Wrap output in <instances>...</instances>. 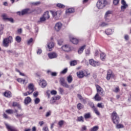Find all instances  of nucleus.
<instances>
[{"label": "nucleus", "mask_w": 131, "mask_h": 131, "mask_svg": "<svg viewBox=\"0 0 131 131\" xmlns=\"http://www.w3.org/2000/svg\"><path fill=\"white\" fill-rule=\"evenodd\" d=\"M41 3L40 2H34L33 3V5L34 6H38V5H40Z\"/></svg>", "instance_id": "56"}, {"label": "nucleus", "mask_w": 131, "mask_h": 131, "mask_svg": "<svg viewBox=\"0 0 131 131\" xmlns=\"http://www.w3.org/2000/svg\"><path fill=\"white\" fill-rule=\"evenodd\" d=\"M61 49L64 52H69L70 51V47L68 45H64L61 47Z\"/></svg>", "instance_id": "13"}, {"label": "nucleus", "mask_w": 131, "mask_h": 131, "mask_svg": "<svg viewBox=\"0 0 131 131\" xmlns=\"http://www.w3.org/2000/svg\"><path fill=\"white\" fill-rule=\"evenodd\" d=\"M24 102L26 105H28V104L31 102V98L30 97H27L25 99Z\"/></svg>", "instance_id": "18"}, {"label": "nucleus", "mask_w": 131, "mask_h": 131, "mask_svg": "<svg viewBox=\"0 0 131 131\" xmlns=\"http://www.w3.org/2000/svg\"><path fill=\"white\" fill-rule=\"evenodd\" d=\"M77 121H79L80 122H83L84 121V120H83V117H78L77 119Z\"/></svg>", "instance_id": "31"}, {"label": "nucleus", "mask_w": 131, "mask_h": 131, "mask_svg": "<svg viewBox=\"0 0 131 131\" xmlns=\"http://www.w3.org/2000/svg\"><path fill=\"white\" fill-rule=\"evenodd\" d=\"M67 71H68V69L67 68H66L61 72V74H65V73H67Z\"/></svg>", "instance_id": "49"}, {"label": "nucleus", "mask_w": 131, "mask_h": 131, "mask_svg": "<svg viewBox=\"0 0 131 131\" xmlns=\"http://www.w3.org/2000/svg\"><path fill=\"white\" fill-rule=\"evenodd\" d=\"M6 112L8 113V114H12V113H13V110H7Z\"/></svg>", "instance_id": "50"}, {"label": "nucleus", "mask_w": 131, "mask_h": 131, "mask_svg": "<svg viewBox=\"0 0 131 131\" xmlns=\"http://www.w3.org/2000/svg\"><path fill=\"white\" fill-rule=\"evenodd\" d=\"M62 26H63V25L61 23H57L55 25V30L57 32L60 31V30H61V28H62Z\"/></svg>", "instance_id": "8"}, {"label": "nucleus", "mask_w": 131, "mask_h": 131, "mask_svg": "<svg viewBox=\"0 0 131 131\" xmlns=\"http://www.w3.org/2000/svg\"><path fill=\"white\" fill-rule=\"evenodd\" d=\"M77 64V62H76V61L73 60L70 62V65L71 66H75Z\"/></svg>", "instance_id": "43"}, {"label": "nucleus", "mask_w": 131, "mask_h": 131, "mask_svg": "<svg viewBox=\"0 0 131 131\" xmlns=\"http://www.w3.org/2000/svg\"><path fill=\"white\" fill-rule=\"evenodd\" d=\"M41 53H42V51L41 50V49L38 50V51L37 52V55H40V54H41Z\"/></svg>", "instance_id": "60"}, {"label": "nucleus", "mask_w": 131, "mask_h": 131, "mask_svg": "<svg viewBox=\"0 0 131 131\" xmlns=\"http://www.w3.org/2000/svg\"><path fill=\"white\" fill-rule=\"evenodd\" d=\"M12 106L13 107H17L18 109H21V105L20 104L16 102H14L12 104Z\"/></svg>", "instance_id": "28"}, {"label": "nucleus", "mask_w": 131, "mask_h": 131, "mask_svg": "<svg viewBox=\"0 0 131 131\" xmlns=\"http://www.w3.org/2000/svg\"><path fill=\"white\" fill-rule=\"evenodd\" d=\"M12 42H13V37L9 36L3 39V46L5 48H8L9 47V43H12Z\"/></svg>", "instance_id": "2"}, {"label": "nucleus", "mask_w": 131, "mask_h": 131, "mask_svg": "<svg viewBox=\"0 0 131 131\" xmlns=\"http://www.w3.org/2000/svg\"><path fill=\"white\" fill-rule=\"evenodd\" d=\"M86 130V126H83L81 128V131Z\"/></svg>", "instance_id": "62"}, {"label": "nucleus", "mask_w": 131, "mask_h": 131, "mask_svg": "<svg viewBox=\"0 0 131 131\" xmlns=\"http://www.w3.org/2000/svg\"><path fill=\"white\" fill-rule=\"evenodd\" d=\"M56 97H52V99L50 100V104H54V103L56 102Z\"/></svg>", "instance_id": "39"}, {"label": "nucleus", "mask_w": 131, "mask_h": 131, "mask_svg": "<svg viewBox=\"0 0 131 131\" xmlns=\"http://www.w3.org/2000/svg\"><path fill=\"white\" fill-rule=\"evenodd\" d=\"M57 7H58V8H60V9H64V8H65V5L59 3L57 4Z\"/></svg>", "instance_id": "36"}, {"label": "nucleus", "mask_w": 131, "mask_h": 131, "mask_svg": "<svg viewBox=\"0 0 131 131\" xmlns=\"http://www.w3.org/2000/svg\"><path fill=\"white\" fill-rule=\"evenodd\" d=\"M83 107H84L83 105H82L81 103H78L77 105V109H78V110L83 109Z\"/></svg>", "instance_id": "33"}, {"label": "nucleus", "mask_w": 131, "mask_h": 131, "mask_svg": "<svg viewBox=\"0 0 131 131\" xmlns=\"http://www.w3.org/2000/svg\"><path fill=\"white\" fill-rule=\"evenodd\" d=\"M52 15L53 16V17H56V16H58V15H60L61 14V12L60 11H50Z\"/></svg>", "instance_id": "16"}, {"label": "nucleus", "mask_w": 131, "mask_h": 131, "mask_svg": "<svg viewBox=\"0 0 131 131\" xmlns=\"http://www.w3.org/2000/svg\"><path fill=\"white\" fill-rule=\"evenodd\" d=\"M112 14V11L108 10L107 11L105 14V18H107V17H108V16H109V15Z\"/></svg>", "instance_id": "38"}, {"label": "nucleus", "mask_w": 131, "mask_h": 131, "mask_svg": "<svg viewBox=\"0 0 131 131\" xmlns=\"http://www.w3.org/2000/svg\"><path fill=\"white\" fill-rule=\"evenodd\" d=\"M85 48V45H84V46L81 47L78 51V54H82V53L83 52V50H84Z\"/></svg>", "instance_id": "25"}, {"label": "nucleus", "mask_w": 131, "mask_h": 131, "mask_svg": "<svg viewBox=\"0 0 131 131\" xmlns=\"http://www.w3.org/2000/svg\"><path fill=\"white\" fill-rule=\"evenodd\" d=\"M60 83L61 85L64 86V88H67V89H69V85L65 81V79L64 78H60Z\"/></svg>", "instance_id": "7"}, {"label": "nucleus", "mask_w": 131, "mask_h": 131, "mask_svg": "<svg viewBox=\"0 0 131 131\" xmlns=\"http://www.w3.org/2000/svg\"><path fill=\"white\" fill-rule=\"evenodd\" d=\"M107 1L106 0H98L96 6L99 10H102L106 7Z\"/></svg>", "instance_id": "1"}, {"label": "nucleus", "mask_w": 131, "mask_h": 131, "mask_svg": "<svg viewBox=\"0 0 131 131\" xmlns=\"http://www.w3.org/2000/svg\"><path fill=\"white\" fill-rule=\"evenodd\" d=\"M16 71L17 72H19L20 75H21V76H25L26 78H27V76H26V75H25V74L21 73V72H20L19 70H16Z\"/></svg>", "instance_id": "44"}, {"label": "nucleus", "mask_w": 131, "mask_h": 131, "mask_svg": "<svg viewBox=\"0 0 131 131\" xmlns=\"http://www.w3.org/2000/svg\"><path fill=\"white\" fill-rule=\"evenodd\" d=\"M48 57L50 59H55L58 57V54L55 52H52L48 54Z\"/></svg>", "instance_id": "9"}, {"label": "nucleus", "mask_w": 131, "mask_h": 131, "mask_svg": "<svg viewBox=\"0 0 131 131\" xmlns=\"http://www.w3.org/2000/svg\"><path fill=\"white\" fill-rule=\"evenodd\" d=\"M128 6H121V12H124L125 9H126Z\"/></svg>", "instance_id": "41"}, {"label": "nucleus", "mask_w": 131, "mask_h": 131, "mask_svg": "<svg viewBox=\"0 0 131 131\" xmlns=\"http://www.w3.org/2000/svg\"><path fill=\"white\" fill-rule=\"evenodd\" d=\"M33 96L34 97H37L38 96V92H34Z\"/></svg>", "instance_id": "61"}, {"label": "nucleus", "mask_w": 131, "mask_h": 131, "mask_svg": "<svg viewBox=\"0 0 131 131\" xmlns=\"http://www.w3.org/2000/svg\"><path fill=\"white\" fill-rule=\"evenodd\" d=\"M4 96L6 98H11L12 97V93L10 91H6L4 93Z\"/></svg>", "instance_id": "15"}, {"label": "nucleus", "mask_w": 131, "mask_h": 131, "mask_svg": "<svg viewBox=\"0 0 131 131\" xmlns=\"http://www.w3.org/2000/svg\"><path fill=\"white\" fill-rule=\"evenodd\" d=\"M2 17L3 19L4 20V21H7V20H8V15L6 14H3L2 15Z\"/></svg>", "instance_id": "35"}, {"label": "nucleus", "mask_w": 131, "mask_h": 131, "mask_svg": "<svg viewBox=\"0 0 131 131\" xmlns=\"http://www.w3.org/2000/svg\"><path fill=\"white\" fill-rule=\"evenodd\" d=\"M46 21H47V19L45 17H44L43 16V15H42L40 18L39 20H38V23H43L45 22H46Z\"/></svg>", "instance_id": "23"}, {"label": "nucleus", "mask_w": 131, "mask_h": 131, "mask_svg": "<svg viewBox=\"0 0 131 131\" xmlns=\"http://www.w3.org/2000/svg\"><path fill=\"white\" fill-rule=\"evenodd\" d=\"M28 11H29V9H26L23 10L21 12H20V11L17 12V14H19L20 16H21V15L23 16V15H25V14H27L28 13Z\"/></svg>", "instance_id": "12"}, {"label": "nucleus", "mask_w": 131, "mask_h": 131, "mask_svg": "<svg viewBox=\"0 0 131 131\" xmlns=\"http://www.w3.org/2000/svg\"><path fill=\"white\" fill-rule=\"evenodd\" d=\"M106 58V55L104 54V53H102L100 54V59L104 61L105 60V58Z\"/></svg>", "instance_id": "34"}, {"label": "nucleus", "mask_w": 131, "mask_h": 131, "mask_svg": "<svg viewBox=\"0 0 131 131\" xmlns=\"http://www.w3.org/2000/svg\"><path fill=\"white\" fill-rule=\"evenodd\" d=\"M51 95H57V91L55 90H52L51 91Z\"/></svg>", "instance_id": "57"}, {"label": "nucleus", "mask_w": 131, "mask_h": 131, "mask_svg": "<svg viewBox=\"0 0 131 131\" xmlns=\"http://www.w3.org/2000/svg\"><path fill=\"white\" fill-rule=\"evenodd\" d=\"M43 131H49V128L47 126H45L42 128Z\"/></svg>", "instance_id": "58"}, {"label": "nucleus", "mask_w": 131, "mask_h": 131, "mask_svg": "<svg viewBox=\"0 0 131 131\" xmlns=\"http://www.w3.org/2000/svg\"><path fill=\"white\" fill-rule=\"evenodd\" d=\"M112 119L115 124L119 123V116L117 115L116 112L114 111L112 114Z\"/></svg>", "instance_id": "3"}, {"label": "nucleus", "mask_w": 131, "mask_h": 131, "mask_svg": "<svg viewBox=\"0 0 131 131\" xmlns=\"http://www.w3.org/2000/svg\"><path fill=\"white\" fill-rule=\"evenodd\" d=\"M27 89L29 90L28 91V95H31L34 92V85L33 83H30Z\"/></svg>", "instance_id": "6"}, {"label": "nucleus", "mask_w": 131, "mask_h": 131, "mask_svg": "<svg viewBox=\"0 0 131 131\" xmlns=\"http://www.w3.org/2000/svg\"><path fill=\"white\" fill-rule=\"evenodd\" d=\"M6 21H8L9 22H10L11 23H14V19L12 17H8Z\"/></svg>", "instance_id": "45"}, {"label": "nucleus", "mask_w": 131, "mask_h": 131, "mask_svg": "<svg viewBox=\"0 0 131 131\" xmlns=\"http://www.w3.org/2000/svg\"><path fill=\"white\" fill-rule=\"evenodd\" d=\"M84 117L85 119H89V118H91V117H92V114L91 113H86L84 115Z\"/></svg>", "instance_id": "27"}, {"label": "nucleus", "mask_w": 131, "mask_h": 131, "mask_svg": "<svg viewBox=\"0 0 131 131\" xmlns=\"http://www.w3.org/2000/svg\"><path fill=\"white\" fill-rule=\"evenodd\" d=\"M15 116L17 117V118H19V117H22L23 116V114H19L17 113Z\"/></svg>", "instance_id": "52"}, {"label": "nucleus", "mask_w": 131, "mask_h": 131, "mask_svg": "<svg viewBox=\"0 0 131 131\" xmlns=\"http://www.w3.org/2000/svg\"><path fill=\"white\" fill-rule=\"evenodd\" d=\"M52 76H57V73L56 72H52L51 73Z\"/></svg>", "instance_id": "64"}, {"label": "nucleus", "mask_w": 131, "mask_h": 131, "mask_svg": "<svg viewBox=\"0 0 131 131\" xmlns=\"http://www.w3.org/2000/svg\"><path fill=\"white\" fill-rule=\"evenodd\" d=\"M42 16L45 17L46 20H49V19H50V14L49 11L45 12Z\"/></svg>", "instance_id": "17"}, {"label": "nucleus", "mask_w": 131, "mask_h": 131, "mask_svg": "<svg viewBox=\"0 0 131 131\" xmlns=\"http://www.w3.org/2000/svg\"><path fill=\"white\" fill-rule=\"evenodd\" d=\"M71 13H74V9L73 8H69L66 10L67 14H70Z\"/></svg>", "instance_id": "29"}, {"label": "nucleus", "mask_w": 131, "mask_h": 131, "mask_svg": "<svg viewBox=\"0 0 131 131\" xmlns=\"http://www.w3.org/2000/svg\"><path fill=\"white\" fill-rule=\"evenodd\" d=\"M89 64L93 66V67H97V66H100V62L98 61H96L94 59H91L89 61Z\"/></svg>", "instance_id": "5"}, {"label": "nucleus", "mask_w": 131, "mask_h": 131, "mask_svg": "<svg viewBox=\"0 0 131 131\" xmlns=\"http://www.w3.org/2000/svg\"><path fill=\"white\" fill-rule=\"evenodd\" d=\"M63 124H64V121L63 120H61L58 122V125H59V126H61Z\"/></svg>", "instance_id": "53"}, {"label": "nucleus", "mask_w": 131, "mask_h": 131, "mask_svg": "<svg viewBox=\"0 0 131 131\" xmlns=\"http://www.w3.org/2000/svg\"><path fill=\"white\" fill-rule=\"evenodd\" d=\"M73 80V79L72 78V76L69 75L67 78V81L69 83H71L72 82V81Z\"/></svg>", "instance_id": "30"}, {"label": "nucleus", "mask_w": 131, "mask_h": 131, "mask_svg": "<svg viewBox=\"0 0 131 131\" xmlns=\"http://www.w3.org/2000/svg\"><path fill=\"white\" fill-rule=\"evenodd\" d=\"M51 112H48L46 115V117H49V116L51 115Z\"/></svg>", "instance_id": "63"}, {"label": "nucleus", "mask_w": 131, "mask_h": 131, "mask_svg": "<svg viewBox=\"0 0 131 131\" xmlns=\"http://www.w3.org/2000/svg\"><path fill=\"white\" fill-rule=\"evenodd\" d=\"M99 129V126H95L90 129V131H97Z\"/></svg>", "instance_id": "32"}, {"label": "nucleus", "mask_w": 131, "mask_h": 131, "mask_svg": "<svg viewBox=\"0 0 131 131\" xmlns=\"http://www.w3.org/2000/svg\"><path fill=\"white\" fill-rule=\"evenodd\" d=\"M62 43H63V40L61 39V40H59L58 41V44L59 46H61Z\"/></svg>", "instance_id": "59"}, {"label": "nucleus", "mask_w": 131, "mask_h": 131, "mask_svg": "<svg viewBox=\"0 0 131 131\" xmlns=\"http://www.w3.org/2000/svg\"><path fill=\"white\" fill-rule=\"evenodd\" d=\"M58 91L61 95H63V93H64V89L62 88H59L58 89Z\"/></svg>", "instance_id": "48"}, {"label": "nucleus", "mask_w": 131, "mask_h": 131, "mask_svg": "<svg viewBox=\"0 0 131 131\" xmlns=\"http://www.w3.org/2000/svg\"><path fill=\"white\" fill-rule=\"evenodd\" d=\"M97 92L98 95L99 96H101V97H104V95H105V92H104V90H103V88H101L100 85H96Z\"/></svg>", "instance_id": "4"}, {"label": "nucleus", "mask_w": 131, "mask_h": 131, "mask_svg": "<svg viewBox=\"0 0 131 131\" xmlns=\"http://www.w3.org/2000/svg\"><path fill=\"white\" fill-rule=\"evenodd\" d=\"M92 108H93L95 113L98 116H100V112H99V111H98V108H96V107H95V106L94 105H93Z\"/></svg>", "instance_id": "20"}, {"label": "nucleus", "mask_w": 131, "mask_h": 131, "mask_svg": "<svg viewBox=\"0 0 131 131\" xmlns=\"http://www.w3.org/2000/svg\"><path fill=\"white\" fill-rule=\"evenodd\" d=\"M117 128H123V125L121 124H116Z\"/></svg>", "instance_id": "46"}, {"label": "nucleus", "mask_w": 131, "mask_h": 131, "mask_svg": "<svg viewBox=\"0 0 131 131\" xmlns=\"http://www.w3.org/2000/svg\"><path fill=\"white\" fill-rule=\"evenodd\" d=\"M70 40L74 45H77V43H78V42H79L78 39H77L74 37H70Z\"/></svg>", "instance_id": "11"}, {"label": "nucleus", "mask_w": 131, "mask_h": 131, "mask_svg": "<svg viewBox=\"0 0 131 131\" xmlns=\"http://www.w3.org/2000/svg\"><path fill=\"white\" fill-rule=\"evenodd\" d=\"M119 91H120L119 88L117 87L114 90H113V92H114V93H118V92H119Z\"/></svg>", "instance_id": "54"}, {"label": "nucleus", "mask_w": 131, "mask_h": 131, "mask_svg": "<svg viewBox=\"0 0 131 131\" xmlns=\"http://www.w3.org/2000/svg\"><path fill=\"white\" fill-rule=\"evenodd\" d=\"M77 75L79 78H82L84 76V73L83 71H80L77 73Z\"/></svg>", "instance_id": "14"}, {"label": "nucleus", "mask_w": 131, "mask_h": 131, "mask_svg": "<svg viewBox=\"0 0 131 131\" xmlns=\"http://www.w3.org/2000/svg\"><path fill=\"white\" fill-rule=\"evenodd\" d=\"M113 4L115 6H117L119 4V0H114Z\"/></svg>", "instance_id": "51"}, {"label": "nucleus", "mask_w": 131, "mask_h": 131, "mask_svg": "<svg viewBox=\"0 0 131 131\" xmlns=\"http://www.w3.org/2000/svg\"><path fill=\"white\" fill-rule=\"evenodd\" d=\"M94 99L95 101H101L102 100V98L100 96V94H98L97 93L94 96Z\"/></svg>", "instance_id": "22"}, {"label": "nucleus", "mask_w": 131, "mask_h": 131, "mask_svg": "<svg viewBox=\"0 0 131 131\" xmlns=\"http://www.w3.org/2000/svg\"><path fill=\"white\" fill-rule=\"evenodd\" d=\"M32 41H33V38H31L29 40H28V42H27L28 45H30V43H31Z\"/></svg>", "instance_id": "55"}, {"label": "nucleus", "mask_w": 131, "mask_h": 131, "mask_svg": "<svg viewBox=\"0 0 131 131\" xmlns=\"http://www.w3.org/2000/svg\"><path fill=\"white\" fill-rule=\"evenodd\" d=\"M27 78H28V77H27V78H26V77H25V79H21V78H18L17 79V81H18V82H20V83H22L23 84H26L27 83V82H26V81Z\"/></svg>", "instance_id": "10"}, {"label": "nucleus", "mask_w": 131, "mask_h": 131, "mask_svg": "<svg viewBox=\"0 0 131 131\" xmlns=\"http://www.w3.org/2000/svg\"><path fill=\"white\" fill-rule=\"evenodd\" d=\"M97 107L98 108H101V109L104 108V105H103V103L101 102V103H98L97 104Z\"/></svg>", "instance_id": "37"}, {"label": "nucleus", "mask_w": 131, "mask_h": 131, "mask_svg": "<svg viewBox=\"0 0 131 131\" xmlns=\"http://www.w3.org/2000/svg\"><path fill=\"white\" fill-rule=\"evenodd\" d=\"M106 34H107V35H111V34H112V33H113V31H112V30L111 29H107L105 31Z\"/></svg>", "instance_id": "26"}, {"label": "nucleus", "mask_w": 131, "mask_h": 131, "mask_svg": "<svg viewBox=\"0 0 131 131\" xmlns=\"http://www.w3.org/2000/svg\"><path fill=\"white\" fill-rule=\"evenodd\" d=\"M40 85H41V88H46L47 86V81L45 80H42L40 82Z\"/></svg>", "instance_id": "19"}, {"label": "nucleus", "mask_w": 131, "mask_h": 131, "mask_svg": "<svg viewBox=\"0 0 131 131\" xmlns=\"http://www.w3.org/2000/svg\"><path fill=\"white\" fill-rule=\"evenodd\" d=\"M111 76H112V71L110 70L107 72V76H106V79L107 80H110V78H111Z\"/></svg>", "instance_id": "21"}, {"label": "nucleus", "mask_w": 131, "mask_h": 131, "mask_svg": "<svg viewBox=\"0 0 131 131\" xmlns=\"http://www.w3.org/2000/svg\"><path fill=\"white\" fill-rule=\"evenodd\" d=\"M34 101V103L36 104H37L39 103V102H40V99H39V98H36Z\"/></svg>", "instance_id": "40"}, {"label": "nucleus", "mask_w": 131, "mask_h": 131, "mask_svg": "<svg viewBox=\"0 0 131 131\" xmlns=\"http://www.w3.org/2000/svg\"><path fill=\"white\" fill-rule=\"evenodd\" d=\"M47 47H48V49H49V50L51 49H53V48H54V47H55V43L53 42L48 43Z\"/></svg>", "instance_id": "24"}, {"label": "nucleus", "mask_w": 131, "mask_h": 131, "mask_svg": "<svg viewBox=\"0 0 131 131\" xmlns=\"http://www.w3.org/2000/svg\"><path fill=\"white\" fill-rule=\"evenodd\" d=\"M121 4L122 6H128L125 0H121Z\"/></svg>", "instance_id": "47"}, {"label": "nucleus", "mask_w": 131, "mask_h": 131, "mask_svg": "<svg viewBox=\"0 0 131 131\" xmlns=\"http://www.w3.org/2000/svg\"><path fill=\"white\" fill-rule=\"evenodd\" d=\"M15 40L17 41V42H21V37L17 36L15 37Z\"/></svg>", "instance_id": "42"}]
</instances>
